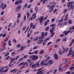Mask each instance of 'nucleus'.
Returning a JSON list of instances; mask_svg holds the SVG:
<instances>
[{
    "mask_svg": "<svg viewBox=\"0 0 74 74\" xmlns=\"http://www.w3.org/2000/svg\"><path fill=\"white\" fill-rule=\"evenodd\" d=\"M29 58L31 59L33 61H35L38 59V57L37 55H32L30 56Z\"/></svg>",
    "mask_w": 74,
    "mask_h": 74,
    "instance_id": "f257e3e1",
    "label": "nucleus"
},
{
    "mask_svg": "<svg viewBox=\"0 0 74 74\" xmlns=\"http://www.w3.org/2000/svg\"><path fill=\"white\" fill-rule=\"evenodd\" d=\"M74 3V1H72V2H69L68 3H67V7L68 8H69V7L70 6V5H71V8L72 11L73 10V9H74V6L72 5H73V4Z\"/></svg>",
    "mask_w": 74,
    "mask_h": 74,
    "instance_id": "f03ea898",
    "label": "nucleus"
},
{
    "mask_svg": "<svg viewBox=\"0 0 74 74\" xmlns=\"http://www.w3.org/2000/svg\"><path fill=\"white\" fill-rule=\"evenodd\" d=\"M7 4L6 3H5L4 5V3L2 2L0 6V8H2V10H4L7 7Z\"/></svg>",
    "mask_w": 74,
    "mask_h": 74,
    "instance_id": "7ed1b4c3",
    "label": "nucleus"
},
{
    "mask_svg": "<svg viewBox=\"0 0 74 74\" xmlns=\"http://www.w3.org/2000/svg\"><path fill=\"white\" fill-rule=\"evenodd\" d=\"M5 67H0V73H1V72H2L3 73H6V72H7V71H8V69H7L5 70H3H3L4 69Z\"/></svg>",
    "mask_w": 74,
    "mask_h": 74,
    "instance_id": "20e7f679",
    "label": "nucleus"
},
{
    "mask_svg": "<svg viewBox=\"0 0 74 74\" xmlns=\"http://www.w3.org/2000/svg\"><path fill=\"white\" fill-rule=\"evenodd\" d=\"M32 17L31 18H29V21H31V20H34L35 18H36V13H34L32 15Z\"/></svg>",
    "mask_w": 74,
    "mask_h": 74,
    "instance_id": "39448f33",
    "label": "nucleus"
},
{
    "mask_svg": "<svg viewBox=\"0 0 74 74\" xmlns=\"http://www.w3.org/2000/svg\"><path fill=\"white\" fill-rule=\"evenodd\" d=\"M44 32H42L41 33V36H40L39 37V39L40 40H41V39L42 40L43 39H44V34H45Z\"/></svg>",
    "mask_w": 74,
    "mask_h": 74,
    "instance_id": "423d86ee",
    "label": "nucleus"
},
{
    "mask_svg": "<svg viewBox=\"0 0 74 74\" xmlns=\"http://www.w3.org/2000/svg\"><path fill=\"white\" fill-rule=\"evenodd\" d=\"M44 20V16H41L39 18V22L40 23V25H41V23H42V21Z\"/></svg>",
    "mask_w": 74,
    "mask_h": 74,
    "instance_id": "0eeeda50",
    "label": "nucleus"
},
{
    "mask_svg": "<svg viewBox=\"0 0 74 74\" xmlns=\"http://www.w3.org/2000/svg\"><path fill=\"white\" fill-rule=\"evenodd\" d=\"M69 32H70V31H67L65 30L63 32V34H64L65 36H67V34H68Z\"/></svg>",
    "mask_w": 74,
    "mask_h": 74,
    "instance_id": "6e6552de",
    "label": "nucleus"
},
{
    "mask_svg": "<svg viewBox=\"0 0 74 74\" xmlns=\"http://www.w3.org/2000/svg\"><path fill=\"white\" fill-rule=\"evenodd\" d=\"M44 41V40H39L37 42L38 44H41L42 42H43Z\"/></svg>",
    "mask_w": 74,
    "mask_h": 74,
    "instance_id": "1a4fd4ad",
    "label": "nucleus"
},
{
    "mask_svg": "<svg viewBox=\"0 0 74 74\" xmlns=\"http://www.w3.org/2000/svg\"><path fill=\"white\" fill-rule=\"evenodd\" d=\"M49 8L50 9L49 11V13L52 12L53 11V10H54V8H52L49 6Z\"/></svg>",
    "mask_w": 74,
    "mask_h": 74,
    "instance_id": "9d476101",
    "label": "nucleus"
},
{
    "mask_svg": "<svg viewBox=\"0 0 74 74\" xmlns=\"http://www.w3.org/2000/svg\"><path fill=\"white\" fill-rule=\"evenodd\" d=\"M17 71V69H14L11 70L10 71V73H13L14 74Z\"/></svg>",
    "mask_w": 74,
    "mask_h": 74,
    "instance_id": "9b49d317",
    "label": "nucleus"
},
{
    "mask_svg": "<svg viewBox=\"0 0 74 74\" xmlns=\"http://www.w3.org/2000/svg\"><path fill=\"white\" fill-rule=\"evenodd\" d=\"M55 27H53L52 28V29H50V34L53 33V30H55Z\"/></svg>",
    "mask_w": 74,
    "mask_h": 74,
    "instance_id": "f8f14e48",
    "label": "nucleus"
},
{
    "mask_svg": "<svg viewBox=\"0 0 74 74\" xmlns=\"http://www.w3.org/2000/svg\"><path fill=\"white\" fill-rule=\"evenodd\" d=\"M62 49H64V50L63 51V52L64 53L65 52H67V51H68V50H69V48H67L66 49H66H64V47H63V46H62Z\"/></svg>",
    "mask_w": 74,
    "mask_h": 74,
    "instance_id": "ddd939ff",
    "label": "nucleus"
},
{
    "mask_svg": "<svg viewBox=\"0 0 74 74\" xmlns=\"http://www.w3.org/2000/svg\"><path fill=\"white\" fill-rule=\"evenodd\" d=\"M21 5H19V6H18L16 8V10L17 11H18V10H20L21 8Z\"/></svg>",
    "mask_w": 74,
    "mask_h": 74,
    "instance_id": "4468645a",
    "label": "nucleus"
},
{
    "mask_svg": "<svg viewBox=\"0 0 74 74\" xmlns=\"http://www.w3.org/2000/svg\"><path fill=\"white\" fill-rule=\"evenodd\" d=\"M69 51H70L69 52V54H68L67 56H70V55H71L72 54V53L73 52V50H70Z\"/></svg>",
    "mask_w": 74,
    "mask_h": 74,
    "instance_id": "2eb2a0df",
    "label": "nucleus"
},
{
    "mask_svg": "<svg viewBox=\"0 0 74 74\" xmlns=\"http://www.w3.org/2000/svg\"><path fill=\"white\" fill-rule=\"evenodd\" d=\"M48 22H49V20L48 19L44 23L45 26H46L48 24Z\"/></svg>",
    "mask_w": 74,
    "mask_h": 74,
    "instance_id": "dca6fc26",
    "label": "nucleus"
},
{
    "mask_svg": "<svg viewBox=\"0 0 74 74\" xmlns=\"http://www.w3.org/2000/svg\"><path fill=\"white\" fill-rule=\"evenodd\" d=\"M54 57L55 59L56 60H58V56L57 55V54H55Z\"/></svg>",
    "mask_w": 74,
    "mask_h": 74,
    "instance_id": "f3484780",
    "label": "nucleus"
},
{
    "mask_svg": "<svg viewBox=\"0 0 74 74\" xmlns=\"http://www.w3.org/2000/svg\"><path fill=\"white\" fill-rule=\"evenodd\" d=\"M37 67V65H36V64H34L32 65L31 66V67L32 68V69H35V68H36Z\"/></svg>",
    "mask_w": 74,
    "mask_h": 74,
    "instance_id": "a211bd4d",
    "label": "nucleus"
},
{
    "mask_svg": "<svg viewBox=\"0 0 74 74\" xmlns=\"http://www.w3.org/2000/svg\"><path fill=\"white\" fill-rule=\"evenodd\" d=\"M21 13H19L18 14L17 18H18V19H19V18H21Z\"/></svg>",
    "mask_w": 74,
    "mask_h": 74,
    "instance_id": "6ab92c4d",
    "label": "nucleus"
},
{
    "mask_svg": "<svg viewBox=\"0 0 74 74\" xmlns=\"http://www.w3.org/2000/svg\"><path fill=\"white\" fill-rule=\"evenodd\" d=\"M42 4H45V2H46V1H47V0H40V2H42Z\"/></svg>",
    "mask_w": 74,
    "mask_h": 74,
    "instance_id": "aec40b11",
    "label": "nucleus"
},
{
    "mask_svg": "<svg viewBox=\"0 0 74 74\" xmlns=\"http://www.w3.org/2000/svg\"><path fill=\"white\" fill-rule=\"evenodd\" d=\"M50 26L51 27H55V26H56V24L55 23H53L52 24L50 25Z\"/></svg>",
    "mask_w": 74,
    "mask_h": 74,
    "instance_id": "412c9836",
    "label": "nucleus"
},
{
    "mask_svg": "<svg viewBox=\"0 0 74 74\" xmlns=\"http://www.w3.org/2000/svg\"><path fill=\"white\" fill-rule=\"evenodd\" d=\"M35 10L36 12H38V7L36 6L35 8Z\"/></svg>",
    "mask_w": 74,
    "mask_h": 74,
    "instance_id": "4be33fe9",
    "label": "nucleus"
},
{
    "mask_svg": "<svg viewBox=\"0 0 74 74\" xmlns=\"http://www.w3.org/2000/svg\"><path fill=\"white\" fill-rule=\"evenodd\" d=\"M40 65L42 66H44V61H42L40 64Z\"/></svg>",
    "mask_w": 74,
    "mask_h": 74,
    "instance_id": "5701e85b",
    "label": "nucleus"
},
{
    "mask_svg": "<svg viewBox=\"0 0 74 74\" xmlns=\"http://www.w3.org/2000/svg\"><path fill=\"white\" fill-rule=\"evenodd\" d=\"M38 39V37L37 36L33 40V41H37Z\"/></svg>",
    "mask_w": 74,
    "mask_h": 74,
    "instance_id": "b1692460",
    "label": "nucleus"
},
{
    "mask_svg": "<svg viewBox=\"0 0 74 74\" xmlns=\"http://www.w3.org/2000/svg\"><path fill=\"white\" fill-rule=\"evenodd\" d=\"M49 64H52V63H53V61L51 60H50L48 62Z\"/></svg>",
    "mask_w": 74,
    "mask_h": 74,
    "instance_id": "393cba45",
    "label": "nucleus"
},
{
    "mask_svg": "<svg viewBox=\"0 0 74 74\" xmlns=\"http://www.w3.org/2000/svg\"><path fill=\"white\" fill-rule=\"evenodd\" d=\"M15 60V58H10V60L11 62H14V61Z\"/></svg>",
    "mask_w": 74,
    "mask_h": 74,
    "instance_id": "a878e982",
    "label": "nucleus"
},
{
    "mask_svg": "<svg viewBox=\"0 0 74 74\" xmlns=\"http://www.w3.org/2000/svg\"><path fill=\"white\" fill-rule=\"evenodd\" d=\"M8 44L9 46H11V45H11V40H9L8 41Z\"/></svg>",
    "mask_w": 74,
    "mask_h": 74,
    "instance_id": "bb28decb",
    "label": "nucleus"
},
{
    "mask_svg": "<svg viewBox=\"0 0 74 74\" xmlns=\"http://www.w3.org/2000/svg\"><path fill=\"white\" fill-rule=\"evenodd\" d=\"M38 48V46H36L34 47V48H33V49L34 50H35V49H37V48Z\"/></svg>",
    "mask_w": 74,
    "mask_h": 74,
    "instance_id": "cd10ccee",
    "label": "nucleus"
},
{
    "mask_svg": "<svg viewBox=\"0 0 74 74\" xmlns=\"http://www.w3.org/2000/svg\"><path fill=\"white\" fill-rule=\"evenodd\" d=\"M67 40V37H64L63 39V41L64 42L66 41V40Z\"/></svg>",
    "mask_w": 74,
    "mask_h": 74,
    "instance_id": "c85d7f7f",
    "label": "nucleus"
},
{
    "mask_svg": "<svg viewBox=\"0 0 74 74\" xmlns=\"http://www.w3.org/2000/svg\"><path fill=\"white\" fill-rule=\"evenodd\" d=\"M27 19H29V16L30 15V14L29 13H28L27 14Z\"/></svg>",
    "mask_w": 74,
    "mask_h": 74,
    "instance_id": "c756f323",
    "label": "nucleus"
},
{
    "mask_svg": "<svg viewBox=\"0 0 74 74\" xmlns=\"http://www.w3.org/2000/svg\"><path fill=\"white\" fill-rule=\"evenodd\" d=\"M44 50H41L40 51L39 53L40 55H41V54H42V53H44Z\"/></svg>",
    "mask_w": 74,
    "mask_h": 74,
    "instance_id": "7c9ffc66",
    "label": "nucleus"
},
{
    "mask_svg": "<svg viewBox=\"0 0 74 74\" xmlns=\"http://www.w3.org/2000/svg\"><path fill=\"white\" fill-rule=\"evenodd\" d=\"M31 6H32V4H29L27 6V8H28V9H29V8H30L31 7Z\"/></svg>",
    "mask_w": 74,
    "mask_h": 74,
    "instance_id": "2f4dec72",
    "label": "nucleus"
},
{
    "mask_svg": "<svg viewBox=\"0 0 74 74\" xmlns=\"http://www.w3.org/2000/svg\"><path fill=\"white\" fill-rule=\"evenodd\" d=\"M67 9H64L63 12V14H65V13L67 12Z\"/></svg>",
    "mask_w": 74,
    "mask_h": 74,
    "instance_id": "473e14b6",
    "label": "nucleus"
},
{
    "mask_svg": "<svg viewBox=\"0 0 74 74\" xmlns=\"http://www.w3.org/2000/svg\"><path fill=\"white\" fill-rule=\"evenodd\" d=\"M39 63H40V61H38V62H36V65L37 66H40V64H39Z\"/></svg>",
    "mask_w": 74,
    "mask_h": 74,
    "instance_id": "72a5a7b5",
    "label": "nucleus"
},
{
    "mask_svg": "<svg viewBox=\"0 0 74 74\" xmlns=\"http://www.w3.org/2000/svg\"><path fill=\"white\" fill-rule=\"evenodd\" d=\"M33 23H31L30 24V28H32V27H33Z\"/></svg>",
    "mask_w": 74,
    "mask_h": 74,
    "instance_id": "f704fd0d",
    "label": "nucleus"
},
{
    "mask_svg": "<svg viewBox=\"0 0 74 74\" xmlns=\"http://www.w3.org/2000/svg\"><path fill=\"white\" fill-rule=\"evenodd\" d=\"M15 54V52H12L11 53V56H14Z\"/></svg>",
    "mask_w": 74,
    "mask_h": 74,
    "instance_id": "c9c22d12",
    "label": "nucleus"
},
{
    "mask_svg": "<svg viewBox=\"0 0 74 74\" xmlns=\"http://www.w3.org/2000/svg\"><path fill=\"white\" fill-rule=\"evenodd\" d=\"M49 26H47L45 29V31H48L49 30Z\"/></svg>",
    "mask_w": 74,
    "mask_h": 74,
    "instance_id": "e433bc0d",
    "label": "nucleus"
},
{
    "mask_svg": "<svg viewBox=\"0 0 74 74\" xmlns=\"http://www.w3.org/2000/svg\"><path fill=\"white\" fill-rule=\"evenodd\" d=\"M23 58H20L18 60L19 62H20L22 61V60H23Z\"/></svg>",
    "mask_w": 74,
    "mask_h": 74,
    "instance_id": "4c0bfd02",
    "label": "nucleus"
},
{
    "mask_svg": "<svg viewBox=\"0 0 74 74\" xmlns=\"http://www.w3.org/2000/svg\"><path fill=\"white\" fill-rule=\"evenodd\" d=\"M20 50H21V51H22V50H23V46L22 45L21 46L20 48Z\"/></svg>",
    "mask_w": 74,
    "mask_h": 74,
    "instance_id": "58836bf2",
    "label": "nucleus"
},
{
    "mask_svg": "<svg viewBox=\"0 0 74 74\" xmlns=\"http://www.w3.org/2000/svg\"><path fill=\"white\" fill-rule=\"evenodd\" d=\"M19 4V2L18 1H16L15 2V5H16V4L18 5Z\"/></svg>",
    "mask_w": 74,
    "mask_h": 74,
    "instance_id": "ea45409f",
    "label": "nucleus"
},
{
    "mask_svg": "<svg viewBox=\"0 0 74 74\" xmlns=\"http://www.w3.org/2000/svg\"><path fill=\"white\" fill-rule=\"evenodd\" d=\"M56 6V5H51L50 6H49L51 8H54V7H55Z\"/></svg>",
    "mask_w": 74,
    "mask_h": 74,
    "instance_id": "a19ab883",
    "label": "nucleus"
},
{
    "mask_svg": "<svg viewBox=\"0 0 74 74\" xmlns=\"http://www.w3.org/2000/svg\"><path fill=\"white\" fill-rule=\"evenodd\" d=\"M62 25H63V23H59L58 24V26H62Z\"/></svg>",
    "mask_w": 74,
    "mask_h": 74,
    "instance_id": "79ce46f5",
    "label": "nucleus"
},
{
    "mask_svg": "<svg viewBox=\"0 0 74 74\" xmlns=\"http://www.w3.org/2000/svg\"><path fill=\"white\" fill-rule=\"evenodd\" d=\"M68 22L69 23V24H71V23H72V21H71V20H70L68 21Z\"/></svg>",
    "mask_w": 74,
    "mask_h": 74,
    "instance_id": "37998d69",
    "label": "nucleus"
},
{
    "mask_svg": "<svg viewBox=\"0 0 74 74\" xmlns=\"http://www.w3.org/2000/svg\"><path fill=\"white\" fill-rule=\"evenodd\" d=\"M24 62H23L21 63H20L18 65V67H19V66H21V65H22V64H23V63H24Z\"/></svg>",
    "mask_w": 74,
    "mask_h": 74,
    "instance_id": "c03bdc74",
    "label": "nucleus"
},
{
    "mask_svg": "<svg viewBox=\"0 0 74 74\" xmlns=\"http://www.w3.org/2000/svg\"><path fill=\"white\" fill-rule=\"evenodd\" d=\"M21 44H18L16 46L17 48H20L21 47Z\"/></svg>",
    "mask_w": 74,
    "mask_h": 74,
    "instance_id": "a18cd8bd",
    "label": "nucleus"
},
{
    "mask_svg": "<svg viewBox=\"0 0 74 74\" xmlns=\"http://www.w3.org/2000/svg\"><path fill=\"white\" fill-rule=\"evenodd\" d=\"M9 54H10V53L8 52L5 54V56H8L9 55Z\"/></svg>",
    "mask_w": 74,
    "mask_h": 74,
    "instance_id": "49530a36",
    "label": "nucleus"
},
{
    "mask_svg": "<svg viewBox=\"0 0 74 74\" xmlns=\"http://www.w3.org/2000/svg\"><path fill=\"white\" fill-rule=\"evenodd\" d=\"M27 61L28 62V63H32V61L30 59H29L27 60Z\"/></svg>",
    "mask_w": 74,
    "mask_h": 74,
    "instance_id": "de8ad7c7",
    "label": "nucleus"
},
{
    "mask_svg": "<svg viewBox=\"0 0 74 74\" xmlns=\"http://www.w3.org/2000/svg\"><path fill=\"white\" fill-rule=\"evenodd\" d=\"M57 72V69H55L53 72V74H56V73Z\"/></svg>",
    "mask_w": 74,
    "mask_h": 74,
    "instance_id": "09e8293b",
    "label": "nucleus"
},
{
    "mask_svg": "<svg viewBox=\"0 0 74 74\" xmlns=\"http://www.w3.org/2000/svg\"><path fill=\"white\" fill-rule=\"evenodd\" d=\"M8 39H9V37H8L7 38L5 39V42H7V41L8 40Z\"/></svg>",
    "mask_w": 74,
    "mask_h": 74,
    "instance_id": "8fccbe9b",
    "label": "nucleus"
},
{
    "mask_svg": "<svg viewBox=\"0 0 74 74\" xmlns=\"http://www.w3.org/2000/svg\"><path fill=\"white\" fill-rule=\"evenodd\" d=\"M44 68L43 67H42L41 68H40V69H38L37 70V71H40V70H42Z\"/></svg>",
    "mask_w": 74,
    "mask_h": 74,
    "instance_id": "3c124183",
    "label": "nucleus"
},
{
    "mask_svg": "<svg viewBox=\"0 0 74 74\" xmlns=\"http://www.w3.org/2000/svg\"><path fill=\"white\" fill-rule=\"evenodd\" d=\"M33 53H34V54H37V53H38V51H35Z\"/></svg>",
    "mask_w": 74,
    "mask_h": 74,
    "instance_id": "603ef678",
    "label": "nucleus"
},
{
    "mask_svg": "<svg viewBox=\"0 0 74 74\" xmlns=\"http://www.w3.org/2000/svg\"><path fill=\"white\" fill-rule=\"evenodd\" d=\"M60 40V39H58L56 41V42H58Z\"/></svg>",
    "mask_w": 74,
    "mask_h": 74,
    "instance_id": "864d4df0",
    "label": "nucleus"
},
{
    "mask_svg": "<svg viewBox=\"0 0 74 74\" xmlns=\"http://www.w3.org/2000/svg\"><path fill=\"white\" fill-rule=\"evenodd\" d=\"M58 11V9H56L54 10V11L53 12V13H54V14H55V12H56Z\"/></svg>",
    "mask_w": 74,
    "mask_h": 74,
    "instance_id": "5fc2aeb1",
    "label": "nucleus"
},
{
    "mask_svg": "<svg viewBox=\"0 0 74 74\" xmlns=\"http://www.w3.org/2000/svg\"><path fill=\"white\" fill-rule=\"evenodd\" d=\"M30 13H33V8H31L30 10Z\"/></svg>",
    "mask_w": 74,
    "mask_h": 74,
    "instance_id": "6e6d98bb",
    "label": "nucleus"
},
{
    "mask_svg": "<svg viewBox=\"0 0 74 74\" xmlns=\"http://www.w3.org/2000/svg\"><path fill=\"white\" fill-rule=\"evenodd\" d=\"M26 16L25 15L24 16V21H26Z\"/></svg>",
    "mask_w": 74,
    "mask_h": 74,
    "instance_id": "4d7b16f0",
    "label": "nucleus"
},
{
    "mask_svg": "<svg viewBox=\"0 0 74 74\" xmlns=\"http://www.w3.org/2000/svg\"><path fill=\"white\" fill-rule=\"evenodd\" d=\"M12 25V23H9V24L8 25V27H11V25Z\"/></svg>",
    "mask_w": 74,
    "mask_h": 74,
    "instance_id": "13d9d810",
    "label": "nucleus"
},
{
    "mask_svg": "<svg viewBox=\"0 0 74 74\" xmlns=\"http://www.w3.org/2000/svg\"><path fill=\"white\" fill-rule=\"evenodd\" d=\"M50 39V38H47L45 40V41L46 42V41H48V40H49Z\"/></svg>",
    "mask_w": 74,
    "mask_h": 74,
    "instance_id": "bf43d9fd",
    "label": "nucleus"
},
{
    "mask_svg": "<svg viewBox=\"0 0 74 74\" xmlns=\"http://www.w3.org/2000/svg\"><path fill=\"white\" fill-rule=\"evenodd\" d=\"M4 11H3L2 12L1 14V15H3V14H4Z\"/></svg>",
    "mask_w": 74,
    "mask_h": 74,
    "instance_id": "052dcab7",
    "label": "nucleus"
},
{
    "mask_svg": "<svg viewBox=\"0 0 74 74\" xmlns=\"http://www.w3.org/2000/svg\"><path fill=\"white\" fill-rule=\"evenodd\" d=\"M64 36V34H60V36L61 37H63V36Z\"/></svg>",
    "mask_w": 74,
    "mask_h": 74,
    "instance_id": "680f3d73",
    "label": "nucleus"
},
{
    "mask_svg": "<svg viewBox=\"0 0 74 74\" xmlns=\"http://www.w3.org/2000/svg\"><path fill=\"white\" fill-rule=\"evenodd\" d=\"M70 73H71V71H68L66 72V74H69Z\"/></svg>",
    "mask_w": 74,
    "mask_h": 74,
    "instance_id": "e2e57ef3",
    "label": "nucleus"
},
{
    "mask_svg": "<svg viewBox=\"0 0 74 74\" xmlns=\"http://www.w3.org/2000/svg\"><path fill=\"white\" fill-rule=\"evenodd\" d=\"M23 24V22L22 21L21 22V23L20 24V27H21L22 26V24Z\"/></svg>",
    "mask_w": 74,
    "mask_h": 74,
    "instance_id": "0e129e2a",
    "label": "nucleus"
},
{
    "mask_svg": "<svg viewBox=\"0 0 74 74\" xmlns=\"http://www.w3.org/2000/svg\"><path fill=\"white\" fill-rule=\"evenodd\" d=\"M45 44H46V42H45L44 40V41L42 43V45H45Z\"/></svg>",
    "mask_w": 74,
    "mask_h": 74,
    "instance_id": "69168bd1",
    "label": "nucleus"
},
{
    "mask_svg": "<svg viewBox=\"0 0 74 74\" xmlns=\"http://www.w3.org/2000/svg\"><path fill=\"white\" fill-rule=\"evenodd\" d=\"M5 36H6V34H3L2 35V37H5Z\"/></svg>",
    "mask_w": 74,
    "mask_h": 74,
    "instance_id": "338daca9",
    "label": "nucleus"
},
{
    "mask_svg": "<svg viewBox=\"0 0 74 74\" xmlns=\"http://www.w3.org/2000/svg\"><path fill=\"white\" fill-rule=\"evenodd\" d=\"M19 3L20 4H21L22 3V0H18Z\"/></svg>",
    "mask_w": 74,
    "mask_h": 74,
    "instance_id": "774afa93",
    "label": "nucleus"
}]
</instances>
